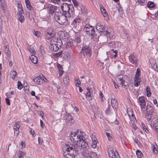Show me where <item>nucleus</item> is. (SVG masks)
Segmentation results:
<instances>
[{"label":"nucleus","instance_id":"obj_1","mask_svg":"<svg viewBox=\"0 0 158 158\" xmlns=\"http://www.w3.org/2000/svg\"><path fill=\"white\" fill-rule=\"evenodd\" d=\"M88 148V143L85 141V139L76 144H65L62 147L63 155L65 158H74L77 152L81 151L84 152L87 150Z\"/></svg>","mask_w":158,"mask_h":158},{"label":"nucleus","instance_id":"obj_2","mask_svg":"<svg viewBox=\"0 0 158 158\" xmlns=\"http://www.w3.org/2000/svg\"><path fill=\"white\" fill-rule=\"evenodd\" d=\"M85 133L83 132L77 130L74 131H72L70 133L69 139L73 142L71 145L76 144L77 143L85 139Z\"/></svg>","mask_w":158,"mask_h":158},{"label":"nucleus","instance_id":"obj_3","mask_svg":"<svg viewBox=\"0 0 158 158\" xmlns=\"http://www.w3.org/2000/svg\"><path fill=\"white\" fill-rule=\"evenodd\" d=\"M70 13H67L64 14L60 12L55 13L54 18L56 21L60 25H67L68 24V18L70 17Z\"/></svg>","mask_w":158,"mask_h":158},{"label":"nucleus","instance_id":"obj_4","mask_svg":"<svg viewBox=\"0 0 158 158\" xmlns=\"http://www.w3.org/2000/svg\"><path fill=\"white\" fill-rule=\"evenodd\" d=\"M96 29L99 31L103 32L104 35H106L107 37L110 39L112 38L113 36L108 31L107 27L101 24L100 23H98L96 26Z\"/></svg>","mask_w":158,"mask_h":158},{"label":"nucleus","instance_id":"obj_5","mask_svg":"<svg viewBox=\"0 0 158 158\" xmlns=\"http://www.w3.org/2000/svg\"><path fill=\"white\" fill-rule=\"evenodd\" d=\"M127 77L126 75H119L116 78V81L118 84L124 86V88H127L128 86V83L127 82Z\"/></svg>","mask_w":158,"mask_h":158},{"label":"nucleus","instance_id":"obj_6","mask_svg":"<svg viewBox=\"0 0 158 158\" xmlns=\"http://www.w3.org/2000/svg\"><path fill=\"white\" fill-rule=\"evenodd\" d=\"M61 8L62 11V13L64 14L69 13L70 11L73 12L74 11V8L72 4H68L66 3H63L61 6Z\"/></svg>","mask_w":158,"mask_h":158},{"label":"nucleus","instance_id":"obj_7","mask_svg":"<svg viewBox=\"0 0 158 158\" xmlns=\"http://www.w3.org/2000/svg\"><path fill=\"white\" fill-rule=\"evenodd\" d=\"M94 27L89 24H86L83 28L84 31L87 34L90 35L92 38L94 37Z\"/></svg>","mask_w":158,"mask_h":158},{"label":"nucleus","instance_id":"obj_8","mask_svg":"<svg viewBox=\"0 0 158 158\" xmlns=\"http://www.w3.org/2000/svg\"><path fill=\"white\" fill-rule=\"evenodd\" d=\"M108 152L109 158H120L118 152L116 150L114 151L112 147L108 148Z\"/></svg>","mask_w":158,"mask_h":158},{"label":"nucleus","instance_id":"obj_9","mask_svg":"<svg viewBox=\"0 0 158 158\" xmlns=\"http://www.w3.org/2000/svg\"><path fill=\"white\" fill-rule=\"evenodd\" d=\"M45 9H46L48 13L53 14L57 9V7L54 5L48 4H46L45 6Z\"/></svg>","mask_w":158,"mask_h":158},{"label":"nucleus","instance_id":"obj_10","mask_svg":"<svg viewBox=\"0 0 158 158\" xmlns=\"http://www.w3.org/2000/svg\"><path fill=\"white\" fill-rule=\"evenodd\" d=\"M83 155L86 158L89 157L90 158H98V156L96 152H89L88 150H85L84 152Z\"/></svg>","mask_w":158,"mask_h":158},{"label":"nucleus","instance_id":"obj_11","mask_svg":"<svg viewBox=\"0 0 158 158\" xmlns=\"http://www.w3.org/2000/svg\"><path fill=\"white\" fill-rule=\"evenodd\" d=\"M147 119L149 123L153 124L154 127L158 126V119L155 115L151 116L148 118Z\"/></svg>","mask_w":158,"mask_h":158},{"label":"nucleus","instance_id":"obj_12","mask_svg":"<svg viewBox=\"0 0 158 158\" xmlns=\"http://www.w3.org/2000/svg\"><path fill=\"white\" fill-rule=\"evenodd\" d=\"M138 102L139 104L141 109H145L146 103L145 98L144 97H140L138 99Z\"/></svg>","mask_w":158,"mask_h":158},{"label":"nucleus","instance_id":"obj_13","mask_svg":"<svg viewBox=\"0 0 158 158\" xmlns=\"http://www.w3.org/2000/svg\"><path fill=\"white\" fill-rule=\"evenodd\" d=\"M83 53L84 56L86 54L87 56L90 57L91 53V49L87 46L83 47H82V50L80 53Z\"/></svg>","mask_w":158,"mask_h":158},{"label":"nucleus","instance_id":"obj_14","mask_svg":"<svg viewBox=\"0 0 158 158\" xmlns=\"http://www.w3.org/2000/svg\"><path fill=\"white\" fill-rule=\"evenodd\" d=\"M43 80L44 76L42 74H40L36 77L33 79V81L37 84L40 85L43 83Z\"/></svg>","mask_w":158,"mask_h":158},{"label":"nucleus","instance_id":"obj_15","mask_svg":"<svg viewBox=\"0 0 158 158\" xmlns=\"http://www.w3.org/2000/svg\"><path fill=\"white\" fill-rule=\"evenodd\" d=\"M146 107L147 113L148 115L147 118H149L151 116L154 115L152 114L153 112V108L152 106L150 105L147 104Z\"/></svg>","mask_w":158,"mask_h":158},{"label":"nucleus","instance_id":"obj_16","mask_svg":"<svg viewBox=\"0 0 158 158\" xmlns=\"http://www.w3.org/2000/svg\"><path fill=\"white\" fill-rule=\"evenodd\" d=\"M87 92L85 94L86 98L88 101H90L92 99L93 95L92 90L91 89L89 88H87Z\"/></svg>","mask_w":158,"mask_h":158},{"label":"nucleus","instance_id":"obj_17","mask_svg":"<svg viewBox=\"0 0 158 158\" xmlns=\"http://www.w3.org/2000/svg\"><path fill=\"white\" fill-rule=\"evenodd\" d=\"M99 7L100 11L106 20H108V15L106 10L102 5H100Z\"/></svg>","mask_w":158,"mask_h":158},{"label":"nucleus","instance_id":"obj_18","mask_svg":"<svg viewBox=\"0 0 158 158\" xmlns=\"http://www.w3.org/2000/svg\"><path fill=\"white\" fill-rule=\"evenodd\" d=\"M129 59L130 61L133 64H136L137 63V60L135 55L131 54L129 56Z\"/></svg>","mask_w":158,"mask_h":158},{"label":"nucleus","instance_id":"obj_19","mask_svg":"<svg viewBox=\"0 0 158 158\" xmlns=\"http://www.w3.org/2000/svg\"><path fill=\"white\" fill-rule=\"evenodd\" d=\"M47 31L46 37L47 39H50L51 38L54 36L55 33L54 31L52 30H51Z\"/></svg>","mask_w":158,"mask_h":158},{"label":"nucleus","instance_id":"obj_20","mask_svg":"<svg viewBox=\"0 0 158 158\" xmlns=\"http://www.w3.org/2000/svg\"><path fill=\"white\" fill-rule=\"evenodd\" d=\"M60 46H58L57 44H51L49 46V48L50 49L54 52L57 51L59 49Z\"/></svg>","mask_w":158,"mask_h":158},{"label":"nucleus","instance_id":"obj_21","mask_svg":"<svg viewBox=\"0 0 158 158\" xmlns=\"http://www.w3.org/2000/svg\"><path fill=\"white\" fill-rule=\"evenodd\" d=\"M128 116L129 117L130 119L131 120H132L131 121L133 120L134 122H135V121H136V118H135V115L133 113V112L131 111H129L127 113Z\"/></svg>","mask_w":158,"mask_h":158},{"label":"nucleus","instance_id":"obj_22","mask_svg":"<svg viewBox=\"0 0 158 158\" xmlns=\"http://www.w3.org/2000/svg\"><path fill=\"white\" fill-rule=\"evenodd\" d=\"M134 85L135 87H138L140 85L141 79L139 77H134Z\"/></svg>","mask_w":158,"mask_h":158},{"label":"nucleus","instance_id":"obj_23","mask_svg":"<svg viewBox=\"0 0 158 158\" xmlns=\"http://www.w3.org/2000/svg\"><path fill=\"white\" fill-rule=\"evenodd\" d=\"M65 122L67 125L70 126L74 122L72 116H70L69 118H66Z\"/></svg>","mask_w":158,"mask_h":158},{"label":"nucleus","instance_id":"obj_24","mask_svg":"<svg viewBox=\"0 0 158 158\" xmlns=\"http://www.w3.org/2000/svg\"><path fill=\"white\" fill-rule=\"evenodd\" d=\"M6 5L4 2V0L3 1L0 2V10H1L2 12H4L5 10L6 9Z\"/></svg>","mask_w":158,"mask_h":158},{"label":"nucleus","instance_id":"obj_25","mask_svg":"<svg viewBox=\"0 0 158 158\" xmlns=\"http://www.w3.org/2000/svg\"><path fill=\"white\" fill-rule=\"evenodd\" d=\"M111 103L112 106L116 109L117 107L118 102L114 98H112L111 99Z\"/></svg>","mask_w":158,"mask_h":158},{"label":"nucleus","instance_id":"obj_26","mask_svg":"<svg viewBox=\"0 0 158 158\" xmlns=\"http://www.w3.org/2000/svg\"><path fill=\"white\" fill-rule=\"evenodd\" d=\"M18 11L17 13V15H22L23 13L22 6L19 3L18 4Z\"/></svg>","mask_w":158,"mask_h":158},{"label":"nucleus","instance_id":"obj_27","mask_svg":"<svg viewBox=\"0 0 158 158\" xmlns=\"http://www.w3.org/2000/svg\"><path fill=\"white\" fill-rule=\"evenodd\" d=\"M80 22V19L79 18H76L73 21L72 24L75 27H77V25Z\"/></svg>","mask_w":158,"mask_h":158},{"label":"nucleus","instance_id":"obj_28","mask_svg":"<svg viewBox=\"0 0 158 158\" xmlns=\"http://www.w3.org/2000/svg\"><path fill=\"white\" fill-rule=\"evenodd\" d=\"M152 148L153 152L155 154L158 153V146L156 144H152Z\"/></svg>","mask_w":158,"mask_h":158},{"label":"nucleus","instance_id":"obj_29","mask_svg":"<svg viewBox=\"0 0 158 158\" xmlns=\"http://www.w3.org/2000/svg\"><path fill=\"white\" fill-rule=\"evenodd\" d=\"M73 40L74 43H75L76 44L80 43L81 41L80 36L78 35H76Z\"/></svg>","mask_w":158,"mask_h":158},{"label":"nucleus","instance_id":"obj_30","mask_svg":"<svg viewBox=\"0 0 158 158\" xmlns=\"http://www.w3.org/2000/svg\"><path fill=\"white\" fill-rule=\"evenodd\" d=\"M111 50L113 53L111 54L110 57L111 58H115L117 56L118 51L117 50H114L113 49H111Z\"/></svg>","mask_w":158,"mask_h":158},{"label":"nucleus","instance_id":"obj_31","mask_svg":"<svg viewBox=\"0 0 158 158\" xmlns=\"http://www.w3.org/2000/svg\"><path fill=\"white\" fill-rule=\"evenodd\" d=\"M30 58L31 61L34 64H36L37 63L38 60L37 57L35 56L31 55Z\"/></svg>","mask_w":158,"mask_h":158},{"label":"nucleus","instance_id":"obj_32","mask_svg":"<svg viewBox=\"0 0 158 158\" xmlns=\"http://www.w3.org/2000/svg\"><path fill=\"white\" fill-rule=\"evenodd\" d=\"M90 136L92 140V143H97V138L96 137L94 133H92L90 135Z\"/></svg>","mask_w":158,"mask_h":158},{"label":"nucleus","instance_id":"obj_33","mask_svg":"<svg viewBox=\"0 0 158 158\" xmlns=\"http://www.w3.org/2000/svg\"><path fill=\"white\" fill-rule=\"evenodd\" d=\"M152 61V60H151V62L150 61V63L151 64V65L153 67V69L156 71V70H157V64L156 63V62L154 60H153V62H151Z\"/></svg>","mask_w":158,"mask_h":158},{"label":"nucleus","instance_id":"obj_34","mask_svg":"<svg viewBox=\"0 0 158 158\" xmlns=\"http://www.w3.org/2000/svg\"><path fill=\"white\" fill-rule=\"evenodd\" d=\"M25 155V153L24 152L19 151L18 154V157L19 158H23Z\"/></svg>","mask_w":158,"mask_h":158},{"label":"nucleus","instance_id":"obj_35","mask_svg":"<svg viewBox=\"0 0 158 158\" xmlns=\"http://www.w3.org/2000/svg\"><path fill=\"white\" fill-rule=\"evenodd\" d=\"M19 21L21 23H23L25 20L24 16L22 15H17Z\"/></svg>","mask_w":158,"mask_h":158},{"label":"nucleus","instance_id":"obj_36","mask_svg":"<svg viewBox=\"0 0 158 158\" xmlns=\"http://www.w3.org/2000/svg\"><path fill=\"white\" fill-rule=\"evenodd\" d=\"M64 83L65 85H67L69 82V79L68 76H66L63 78Z\"/></svg>","mask_w":158,"mask_h":158},{"label":"nucleus","instance_id":"obj_37","mask_svg":"<svg viewBox=\"0 0 158 158\" xmlns=\"http://www.w3.org/2000/svg\"><path fill=\"white\" fill-rule=\"evenodd\" d=\"M16 75L17 72L15 71L14 70L10 72V76L12 79H15Z\"/></svg>","mask_w":158,"mask_h":158},{"label":"nucleus","instance_id":"obj_38","mask_svg":"<svg viewBox=\"0 0 158 158\" xmlns=\"http://www.w3.org/2000/svg\"><path fill=\"white\" fill-rule=\"evenodd\" d=\"M154 3L152 2L149 1L148 2L147 6L149 8H152L155 6Z\"/></svg>","mask_w":158,"mask_h":158},{"label":"nucleus","instance_id":"obj_39","mask_svg":"<svg viewBox=\"0 0 158 158\" xmlns=\"http://www.w3.org/2000/svg\"><path fill=\"white\" fill-rule=\"evenodd\" d=\"M5 49V52L6 53V54L8 56H9L10 55V52H9V48L7 46H6L4 47Z\"/></svg>","mask_w":158,"mask_h":158},{"label":"nucleus","instance_id":"obj_40","mask_svg":"<svg viewBox=\"0 0 158 158\" xmlns=\"http://www.w3.org/2000/svg\"><path fill=\"white\" fill-rule=\"evenodd\" d=\"M140 73H141L140 70L139 68H138L137 69L136 71V73H135V74L134 77H139V76L140 75Z\"/></svg>","mask_w":158,"mask_h":158},{"label":"nucleus","instance_id":"obj_41","mask_svg":"<svg viewBox=\"0 0 158 158\" xmlns=\"http://www.w3.org/2000/svg\"><path fill=\"white\" fill-rule=\"evenodd\" d=\"M116 46V44L114 41L111 42L109 44V46L111 48H115Z\"/></svg>","mask_w":158,"mask_h":158},{"label":"nucleus","instance_id":"obj_42","mask_svg":"<svg viewBox=\"0 0 158 158\" xmlns=\"http://www.w3.org/2000/svg\"><path fill=\"white\" fill-rule=\"evenodd\" d=\"M136 154L137 156L139 158H141L142 157V153L141 151L137 150L136 151Z\"/></svg>","mask_w":158,"mask_h":158},{"label":"nucleus","instance_id":"obj_43","mask_svg":"<svg viewBox=\"0 0 158 158\" xmlns=\"http://www.w3.org/2000/svg\"><path fill=\"white\" fill-rule=\"evenodd\" d=\"M51 2L55 4L59 5L60 3V0H51Z\"/></svg>","mask_w":158,"mask_h":158},{"label":"nucleus","instance_id":"obj_44","mask_svg":"<svg viewBox=\"0 0 158 158\" xmlns=\"http://www.w3.org/2000/svg\"><path fill=\"white\" fill-rule=\"evenodd\" d=\"M23 87L22 84L21 82L19 81L18 82V88L19 89H21Z\"/></svg>","mask_w":158,"mask_h":158},{"label":"nucleus","instance_id":"obj_45","mask_svg":"<svg viewBox=\"0 0 158 158\" xmlns=\"http://www.w3.org/2000/svg\"><path fill=\"white\" fill-rule=\"evenodd\" d=\"M75 81H76V85L77 87H79V85L81 84V82L78 79H76L75 78Z\"/></svg>","mask_w":158,"mask_h":158},{"label":"nucleus","instance_id":"obj_46","mask_svg":"<svg viewBox=\"0 0 158 158\" xmlns=\"http://www.w3.org/2000/svg\"><path fill=\"white\" fill-rule=\"evenodd\" d=\"M34 34L35 36L38 37H40L41 34V33L38 31H35V32Z\"/></svg>","mask_w":158,"mask_h":158},{"label":"nucleus","instance_id":"obj_47","mask_svg":"<svg viewBox=\"0 0 158 158\" xmlns=\"http://www.w3.org/2000/svg\"><path fill=\"white\" fill-rule=\"evenodd\" d=\"M110 108V106H108L107 108L106 109L105 112L106 114L108 115L111 113Z\"/></svg>","mask_w":158,"mask_h":158},{"label":"nucleus","instance_id":"obj_48","mask_svg":"<svg viewBox=\"0 0 158 158\" xmlns=\"http://www.w3.org/2000/svg\"><path fill=\"white\" fill-rule=\"evenodd\" d=\"M40 50L41 54L42 55H44V54L45 52L43 47L42 45H41L40 47Z\"/></svg>","mask_w":158,"mask_h":158},{"label":"nucleus","instance_id":"obj_49","mask_svg":"<svg viewBox=\"0 0 158 158\" xmlns=\"http://www.w3.org/2000/svg\"><path fill=\"white\" fill-rule=\"evenodd\" d=\"M19 121H17L15 123V127H16L15 128L16 129H19L20 127V126L19 125Z\"/></svg>","mask_w":158,"mask_h":158},{"label":"nucleus","instance_id":"obj_50","mask_svg":"<svg viewBox=\"0 0 158 158\" xmlns=\"http://www.w3.org/2000/svg\"><path fill=\"white\" fill-rule=\"evenodd\" d=\"M153 102L154 105H156V106H157L158 104V102L156 98H153Z\"/></svg>","mask_w":158,"mask_h":158},{"label":"nucleus","instance_id":"obj_51","mask_svg":"<svg viewBox=\"0 0 158 158\" xmlns=\"http://www.w3.org/2000/svg\"><path fill=\"white\" fill-rule=\"evenodd\" d=\"M19 133V129H16L15 128H14V134L18 135Z\"/></svg>","mask_w":158,"mask_h":158},{"label":"nucleus","instance_id":"obj_52","mask_svg":"<svg viewBox=\"0 0 158 158\" xmlns=\"http://www.w3.org/2000/svg\"><path fill=\"white\" fill-rule=\"evenodd\" d=\"M5 100L6 104L8 106H10V100L8 98H6L5 99Z\"/></svg>","mask_w":158,"mask_h":158},{"label":"nucleus","instance_id":"obj_53","mask_svg":"<svg viewBox=\"0 0 158 158\" xmlns=\"http://www.w3.org/2000/svg\"><path fill=\"white\" fill-rule=\"evenodd\" d=\"M63 53V51H61V52H60L55 54V56H56L57 57H58L60 56Z\"/></svg>","mask_w":158,"mask_h":158},{"label":"nucleus","instance_id":"obj_54","mask_svg":"<svg viewBox=\"0 0 158 158\" xmlns=\"http://www.w3.org/2000/svg\"><path fill=\"white\" fill-rule=\"evenodd\" d=\"M127 38V39L129 41H130L131 40V37L129 34H127V35L125 36Z\"/></svg>","mask_w":158,"mask_h":158},{"label":"nucleus","instance_id":"obj_55","mask_svg":"<svg viewBox=\"0 0 158 158\" xmlns=\"http://www.w3.org/2000/svg\"><path fill=\"white\" fill-rule=\"evenodd\" d=\"M106 135L108 137V139L109 140H110L111 138V136L110 135V134L108 133H106Z\"/></svg>","mask_w":158,"mask_h":158},{"label":"nucleus","instance_id":"obj_56","mask_svg":"<svg viewBox=\"0 0 158 158\" xmlns=\"http://www.w3.org/2000/svg\"><path fill=\"white\" fill-rule=\"evenodd\" d=\"M38 141L39 144H41L42 143L43 140L41 138H40V137H39L38 138Z\"/></svg>","mask_w":158,"mask_h":158},{"label":"nucleus","instance_id":"obj_57","mask_svg":"<svg viewBox=\"0 0 158 158\" xmlns=\"http://www.w3.org/2000/svg\"><path fill=\"white\" fill-rule=\"evenodd\" d=\"M97 143H92L91 145V147L93 148H95L96 147Z\"/></svg>","mask_w":158,"mask_h":158},{"label":"nucleus","instance_id":"obj_58","mask_svg":"<svg viewBox=\"0 0 158 158\" xmlns=\"http://www.w3.org/2000/svg\"><path fill=\"white\" fill-rule=\"evenodd\" d=\"M147 92V96L148 97H149L151 96L152 94L151 92L150 91L146 92Z\"/></svg>","mask_w":158,"mask_h":158},{"label":"nucleus","instance_id":"obj_59","mask_svg":"<svg viewBox=\"0 0 158 158\" xmlns=\"http://www.w3.org/2000/svg\"><path fill=\"white\" fill-rule=\"evenodd\" d=\"M100 98L102 99V100H103V95L102 93L100 92V93L99 94Z\"/></svg>","mask_w":158,"mask_h":158},{"label":"nucleus","instance_id":"obj_60","mask_svg":"<svg viewBox=\"0 0 158 158\" xmlns=\"http://www.w3.org/2000/svg\"><path fill=\"white\" fill-rule=\"evenodd\" d=\"M25 2L26 6H27V5H29L31 4L29 0H25Z\"/></svg>","mask_w":158,"mask_h":158},{"label":"nucleus","instance_id":"obj_61","mask_svg":"<svg viewBox=\"0 0 158 158\" xmlns=\"http://www.w3.org/2000/svg\"><path fill=\"white\" fill-rule=\"evenodd\" d=\"M123 35L125 36L127 35V34H129L125 29L123 30Z\"/></svg>","mask_w":158,"mask_h":158},{"label":"nucleus","instance_id":"obj_62","mask_svg":"<svg viewBox=\"0 0 158 158\" xmlns=\"http://www.w3.org/2000/svg\"><path fill=\"white\" fill-rule=\"evenodd\" d=\"M27 7L30 10H31L33 9V8L31 4L27 5Z\"/></svg>","mask_w":158,"mask_h":158},{"label":"nucleus","instance_id":"obj_63","mask_svg":"<svg viewBox=\"0 0 158 158\" xmlns=\"http://www.w3.org/2000/svg\"><path fill=\"white\" fill-rule=\"evenodd\" d=\"M72 2L74 6H77L78 5V3L76 1V0H72Z\"/></svg>","mask_w":158,"mask_h":158},{"label":"nucleus","instance_id":"obj_64","mask_svg":"<svg viewBox=\"0 0 158 158\" xmlns=\"http://www.w3.org/2000/svg\"><path fill=\"white\" fill-rule=\"evenodd\" d=\"M21 145L22 148L25 147V142L24 141H23L21 142Z\"/></svg>","mask_w":158,"mask_h":158}]
</instances>
